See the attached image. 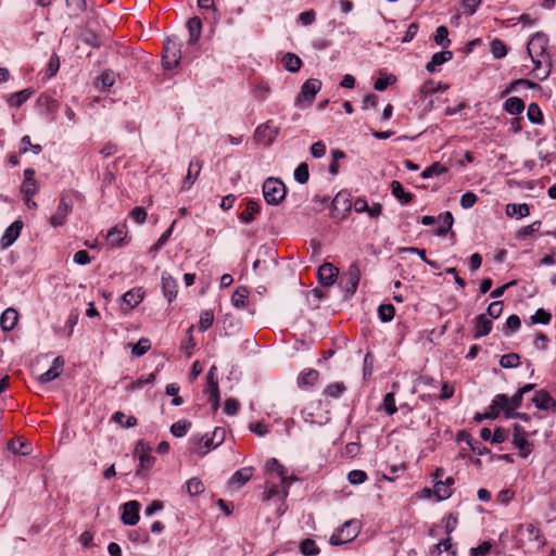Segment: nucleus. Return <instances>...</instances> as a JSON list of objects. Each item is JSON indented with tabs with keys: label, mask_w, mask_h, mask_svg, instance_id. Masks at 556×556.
<instances>
[{
	"label": "nucleus",
	"mask_w": 556,
	"mask_h": 556,
	"mask_svg": "<svg viewBox=\"0 0 556 556\" xmlns=\"http://www.w3.org/2000/svg\"><path fill=\"white\" fill-rule=\"evenodd\" d=\"M286 186L277 178H267L263 184V195L268 204L276 205L286 197Z\"/></svg>",
	"instance_id": "1"
},
{
	"label": "nucleus",
	"mask_w": 556,
	"mask_h": 556,
	"mask_svg": "<svg viewBox=\"0 0 556 556\" xmlns=\"http://www.w3.org/2000/svg\"><path fill=\"white\" fill-rule=\"evenodd\" d=\"M359 533V525L356 520L345 521L342 527L330 536L329 542L332 545H342L353 541Z\"/></svg>",
	"instance_id": "2"
},
{
	"label": "nucleus",
	"mask_w": 556,
	"mask_h": 556,
	"mask_svg": "<svg viewBox=\"0 0 556 556\" xmlns=\"http://www.w3.org/2000/svg\"><path fill=\"white\" fill-rule=\"evenodd\" d=\"M181 59L180 45L173 39H167L164 43L163 66L165 70L175 68Z\"/></svg>",
	"instance_id": "3"
},
{
	"label": "nucleus",
	"mask_w": 556,
	"mask_h": 556,
	"mask_svg": "<svg viewBox=\"0 0 556 556\" xmlns=\"http://www.w3.org/2000/svg\"><path fill=\"white\" fill-rule=\"evenodd\" d=\"M134 454L139 459L137 475H141L142 471L149 470L153 466L155 458L151 455L150 445L144 441H138Z\"/></svg>",
	"instance_id": "4"
},
{
	"label": "nucleus",
	"mask_w": 556,
	"mask_h": 556,
	"mask_svg": "<svg viewBox=\"0 0 556 556\" xmlns=\"http://www.w3.org/2000/svg\"><path fill=\"white\" fill-rule=\"evenodd\" d=\"M321 89V81L316 78H309L307 79L301 87V91L298 94L295 99V104H300L302 102H306L307 104H311L315 96L319 92Z\"/></svg>",
	"instance_id": "5"
},
{
	"label": "nucleus",
	"mask_w": 556,
	"mask_h": 556,
	"mask_svg": "<svg viewBox=\"0 0 556 556\" xmlns=\"http://www.w3.org/2000/svg\"><path fill=\"white\" fill-rule=\"evenodd\" d=\"M501 412L505 413L507 418H514L515 414L509 408V397L506 394H497L493 399L489 413L485 414V417L495 418L500 415Z\"/></svg>",
	"instance_id": "6"
},
{
	"label": "nucleus",
	"mask_w": 556,
	"mask_h": 556,
	"mask_svg": "<svg viewBox=\"0 0 556 556\" xmlns=\"http://www.w3.org/2000/svg\"><path fill=\"white\" fill-rule=\"evenodd\" d=\"M548 38L543 33L534 34L528 42L527 51L531 59L544 56Z\"/></svg>",
	"instance_id": "7"
},
{
	"label": "nucleus",
	"mask_w": 556,
	"mask_h": 556,
	"mask_svg": "<svg viewBox=\"0 0 556 556\" xmlns=\"http://www.w3.org/2000/svg\"><path fill=\"white\" fill-rule=\"evenodd\" d=\"M73 203L66 197L62 195L55 212L50 217V224L53 227H61L65 224L66 217L72 211Z\"/></svg>",
	"instance_id": "8"
},
{
	"label": "nucleus",
	"mask_w": 556,
	"mask_h": 556,
	"mask_svg": "<svg viewBox=\"0 0 556 556\" xmlns=\"http://www.w3.org/2000/svg\"><path fill=\"white\" fill-rule=\"evenodd\" d=\"M513 444L520 452L522 457H527L531 453L532 445L527 440V433L518 425H515L514 427Z\"/></svg>",
	"instance_id": "9"
},
{
	"label": "nucleus",
	"mask_w": 556,
	"mask_h": 556,
	"mask_svg": "<svg viewBox=\"0 0 556 556\" xmlns=\"http://www.w3.org/2000/svg\"><path fill=\"white\" fill-rule=\"evenodd\" d=\"M278 135V128L271 125L268 121L263 125H260L255 130L256 140L265 146H269Z\"/></svg>",
	"instance_id": "10"
},
{
	"label": "nucleus",
	"mask_w": 556,
	"mask_h": 556,
	"mask_svg": "<svg viewBox=\"0 0 556 556\" xmlns=\"http://www.w3.org/2000/svg\"><path fill=\"white\" fill-rule=\"evenodd\" d=\"M140 504L137 501H129L123 505L122 521L126 526H135L139 521Z\"/></svg>",
	"instance_id": "11"
},
{
	"label": "nucleus",
	"mask_w": 556,
	"mask_h": 556,
	"mask_svg": "<svg viewBox=\"0 0 556 556\" xmlns=\"http://www.w3.org/2000/svg\"><path fill=\"white\" fill-rule=\"evenodd\" d=\"M23 228V223L20 220L13 222L4 231L0 239V245L2 249H7L11 247L15 240L18 238L21 230Z\"/></svg>",
	"instance_id": "12"
},
{
	"label": "nucleus",
	"mask_w": 556,
	"mask_h": 556,
	"mask_svg": "<svg viewBox=\"0 0 556 556\" xmlns=\"http://www.w3.org/2000/svg\"><path fill=\"white\" fill-rule=\"evenodd\" d=\"M191 442L194 445V451L198 453L200 457H203L208 451L217 447L220 444V441L214 443V438H210L207 434L197 438H191Z\"/></svg>",
	"instance_id": "13"
},
{
	"label": "nucleus",
	"mask_w": 556,
	"mask_h": 556,
	"mask_svg": "<svg viewBox=\"0 0 556 556\" xmlns=\"http://www.w3.org/2000/svg\"><path fill=\"white\" fill-rule=\"evenodd\" d=\"M344 279L346 281L345 292L354 294L361 279V269L356 263L349 266L348 271L344 275Z\"/></svg>",
	"instance_id": "14"
},
{
	"label": "nucleus",
	"mask_w": 556,
	"mask_h": 556,
	"mask_svg": "<svg viewBox=\"0 0 556 556\" xmlns=\"http://www.w3.org/2000/svg\"><path fill=\"white\" fill-rule=\"evenodd\" d=\"M64 367V359L62 356H56L53 359L52 366L39 376L38 381L40 383H48L56 379L62 372Z\"/></svg>",
	"instance_id": "15"
},
{
	"label": "nucleus",
	"mask_w": 556,
	"mask_h": 556,
	"mask_svg": "<svg viewBox=\"0 0 556 556\" xmlns=\"http://www.w3.org/2000/svg\"><path fill=\"white\" fill-rule=\"evenodd\" d=\"M337 275L338 268L330 263L323 264L317 271L319 282L326 287L333 285Z\"/></svg>",
	"instance_id": "16"
},
{
	"label": "nucleus",
	"mask_w": 556,
	"mask_h": 556,
	"mask_svg": "<svg viewBox=\"0 0 556 556\" xmlns=\"http://www.w3.org/2000/svg\"><path fill=\"white\" fill-rule=\"evenodd\" d=\"M291 482L292 481H287V483H281L282 486L280 488L279 485L267 481L266 482V491L264 492V500L268 501L274 497H278L280 500L286 498L289 494L288 489H289Z\"/></svg>",
	"instance_id": "17"
},
{
	"label": "nucleus",
	"mask_w": 556,
	"mask_h": 556,
	"mask_svg": "<svg viewBox=\"0 0 556 556\" xmlns=\"http://www.w3.org/2000/svg\"><path fill=\"white\" fill-rule=\"evenodd\" d=\"M38 185L35 179V170L27 168L24 170V181L21 186V192L25 195H35L38 192Z\"/></svg>",
	"instance_id": "18"
},
{
	"label": "nucleus",
	"mask_w": 556,
	"mask_h": 556,
	"mask_svg": "<svg viewBox=\"0 0 556 556\" xmlns=\"http://www.w3.org/2000/svg\"><path fill=\"white\" fill-rule=\"evenodd\" d=\"M532 402L534 403L536 408L543 410H548L556 407V401L545 390H540L535 392V394L532 397Z\"/></svg>",
	"instance_id": "19"
},
{
	"label": "nucleus",
	"mask_w": 556,
	"mask_h": 556,
	"mask_svg": "<svg viewBox=\"0 0 556 556\" xmlns=\"http://www.w3.org/2000/svg\"><path fill=\"white\" fill-rule=\"evenodd\" d=\"M252 467H245L237 470L229 479L230 488L236 490L242 488L252 478Z\"/></svg>",
	"instance_id": "20"
},
{
	"label": "nucleus",
	"mask_w": 556,
	"mask_h": 556,
	"mask_svg": "<svg viewBox=\"0 0 556 556\" xmlns=\"http://www.w3.org/2000/svg\"><path fill=\"white\" fill-rule=\"evenodd\" d=\"M492 330V321L485 314H480L475 318V338H481L489 334Z\"/></svg>",
	"instance_id": "21"
},
{
	"label": "nucleus",
	"mask_w": 556,
	"mask_h": 556,
	"mask_svg": "<svg viewBox=\"0 0 556 556\" xmlns=\"http://www.w3.org/2000/svg\"><path fill=\"white\" fill-rule=\"evenodd\" d=\"M454 479L448 477L445 480H438L434 484V494L438 500H446L452 495Z\"/></svg>",
	"instance_id": "22"
},
{
	"label": "nucleus",
	"mask_w": 556,
	"mask_h": 556,
	"mask_svg": "<svg viewBox=\"0 0 556 556\" xmlns=\"http://www.w3.org/2000/svg\"><path fill=\"white\" fill-rule=\"evenodd\" d=\"M126 233L125 226H114L108 232L106 241L113 248L121 247L124 243Z\"/></svg>",
	"instance_id": "23"
},
{
	"label": "nucleus",
	"mask_w": 556,
	"mask_h": 556,
	"mask_svg": "<svg viewBox=\"0 0 556 556\" xmlns=\"http://www.w3.org/2000/svg\"><path fill=\"white\" fill-rule=\"evenodd\" d=\"M266 470L267 472H275L280 478L281 483H287V481H294L296 478L294 476H286L283 466L276 459V458H269L266 462Z\"/></svg>",
	"instance_id": "24"
},
{
	"label": "nucleus",
	"mask_w": 556,
	"mask_h": 556,
	"mask_svg": "<svg viewBox=\"0 0 556 556\" xmlns=\"http://www.w3.org/2000/svg\"><path fill=\"white\" fill-rule=\"evenodd\" d=\"M18 320V313L14 308H7L0 316V326L2 330H12Z\"/></svg>",
	"instance_id": "25"
},
{
	"label": "nucleus",
	"mask_w": 556,
	"mask_h": 556,
	"mask_svg": "<svg viewBox=\"0 0 556 556\" xmlns=\"http://www.w3.org/2000/svg\"><path fill=\"white\" fill-rule=\"evenodd\" d=\"M452 58H453V53L448 50L437 52L432 55V58H431L430 62H428L426 68L429 73H434L437 71L438 66L452 60Z\"/></svg>",
	"instance_id": "26"
},
{
	"label": "nucleus",
	"mask_w": 556,
	"mask_h": 556,
	"mask_svg": "<svg viewBox=\"0 0 556 556\" xmlns=\"http://www.w3.org/2000/svg\"><path fill=\"white\" fill-rule=\"evenodd\" d=\"M162 290L164 293V296L167 299L168 302H172L177 294V285L176 281L166 274L162 275Z\"/></svg>",
	"instance_id": "27"
},
{
	"label": "nucleus",
	"mask_w": 556,
	"mask_h": 556,
	"mask_svg": "<svg viewBox=\"0 0 556 556\" xmlns=\"http://www.w3.org/2000/svg\"><path fill=\"white\" fill-rule=\"evenodd\" d=\"M521 532L527 535L530 541H533L536 546H542L544 544V539L540 529L533 523H526L521 526Z\"/></svg>",
	"instance_id": "28"
},
{
	"label": "nucleus",
	"mask_w": 556,
	"mask_h": 556,
	"mask_svg": "<svg viewBox=\"0 0 556 556\" xmlns=\"http://www.w3.org/2000/svg\"><path fill=\"white\" fill-rule=\"evenodd\" d=\"M530 214V206L527 203H509L506 205V215L508 217H526Z\"/></svg>",
	"instance_id": "29"
},
{
	"label": "nucleus",
	"mask_w": 556,
	"mask_h": 556,
	"mask_svg": "<svg viewBox=\"0 0 556 556\" xmlns=\"http://www.w3.org/2000/svg\"><path fill=\"white\" fill-rule=\"evenodd\" d=\"M187 28L189 31V43H195L202 31V22L199 17H192L187 23Z\"/></svg>",
	"instance_id": "30"
},
{
	"label": "nucleus",
	"mask_w": 556,
	"mask_h": 556,
	"mask_svg": "<svg viewBox=\"0 0 556 556\" xmlns=\"http://www.w3.org/2000/svg\"><path fill=\"white\" fill-rule=\"evenodd\" d=\"M319 372L315 369H306L302 371L298 378V384L300 388L312 387L318 380Z\"/></svg>",
	"instance_id": "31"
},
{
	"label": "nucleus",
	"mask_w": 556,
	"mask_h": 556,
	"mask_svg": "<svg viewBox=\"0 0 556 556\" xmlns=\"http://www.w3.org/2000/svg\"><path fill=\"white\" fill-rule=\"evenodd\" d=\"M143 300V292L140 288L131 289L123 295V301L129 308L139 305Z\"/></svg>",
	"instance_id": "32"
},
{
	"label": "nucleus",
	"mask_w": 556,
	"mask_h": 556,
	"mask_svg": "<svg viewBox=\"0 0 556 556\" xmlns=\"http://www.w3.org/2000/svg\"><path fill=\"white\" fill-rule=\"evenodd\" d=\"M439 220L441 225L434 230V233L442 237L452 228L454 218L451 212H444L439 215Z\"/></svg>",
	"instance_id": "33"
},
{
	"label": "nucleus",
	"mask_w": 556,
	"mask_h": 556,
	"mask_svg": "<svg viewBox=\"0 0 556 556\" xmlns=\"http://www.w3.org/2000/svg\"><path fill=\"white\" fill-rule=\"evenodd\" d=\"M285 68L291 73H296L302 66V60L294 53L288 52L282 56Z\"/></svg>",
	"instance_id": "34"
},
{
	"label": "nucleus",
	"mask_w": 556,
	"mask_h": 556,
	"mask_svg": "<svg viewBox=\"0 0 556 556\" xmlns=\"http://www.w3.org/2000/svg\"><path fill=\"white\" fill-rule=\"evenodd\" d=\"M31 96V91L29 89H24L17 92L10 94L7 99V102L12 108H20L24 102H26Z\"/></svg>",
	"instance_id": "35"
},
{
	"label": "nucleus",
	"mask_w": 556,
	"mask_h": 556,
	"mask_svg": "<svg viewBox=\"0 0 556 556\" xmlns=\"http://www.w3.org/2000/svg\"><path fill=\"white\" fill-rule=\"evenodd\" d=\"M249 291L245 287H238L231 295V304L237 308H243L247 305Z\"/></svg>",
	"instance_id": "36"
},
{
	"label": "nucleus",
	"mask_w": 556,
	"mask_h": 556,
	"mask_svg": "<svg viewBox=\"0 0 556 556\" xmlns=\"http://www.w3.org/2000/svg\"><path fill=\"white\" fill-rule=\"evenodd\" d=\"M391 191L392 194L402 203L407 204L412 200V194L406 192L402 186V184L397 180H393L391 182Z\"/></svg>",
	"instance_id": "37"
},
{
	"label": "nucleus",
	"mask_w": 556,
	"mask_h": 556,
	"mask_svg": "<svg viewBox=\"0 0 556 556\" xmlns=\"http://www.w3.org/2000/svg\"><path fill=\"white\" fill-rule=\"evenodd\" d=\"M260 212V203L254 200H249L247 208L240 214L241 222L250 224L254 220V214Z\"/></svg>",
	"instance_id": "38"
},
{
	"label": "nucleus",
	"mask_w": 556,
	"mask_h": 556,
	"mask_svg": "<svg viewBox=\"0 0 556 556\" xmlns=\"http://www.w3.org/2000/svg\"><path fill=\"white\" fill-rule=\"evenodd\" d=\"M504 109L507 113L517 115L523 111L525 104L520 98L510 97L505 101Z\"/></svg>",
	"instance_id": "39"
},
{
	"label": "nucleus",
	"mask_w": 556,
	"mask_h": 556,
	"mask_svg": "<svg viewBox=\"0 0 556 556\" xmlns=\"http://www.w3.org/2000/svg\"><path fill=\"white\" fill-rule=\"evenodd\" d=\"M332 205H333L334 210H339L340 207H342L343 211L350 212L352 208V202L350 199V194L344 191L339 192L334 197V199L332 201Z\"/></svg>",
	"instance_id": "40"
},
{
	"label": "nucleus",
	"mask_w": 556,
	"mask_h": 556,
	"mask_svg": "<svg viewBox=\"0 0 556 556\" xmlns=\"http://www.w3.org/2000/svg\"><path fill=\"white\" fill-rule=\"evenodd\" d=\"M455 554L451 539L447 538L435 545L432 556H455Z\"/></svg>",
	"instance_id": "41"
},
{
	"label": "nucleus",
	"mask_w": 556,
	"mask_h": 556,
	"mask_svg": "<svg viewBox=\"0 0 556 556\" xmlns=\"http://www.w3.org/2000/svg\"><path fill=\"white\" fill-rule=\"evenodd\" d=\"M202 168V162L199 160L192 161L189 164L188 174L185 178L184 185L185 186H192L197 179V177L200 174V170Z\"/></svg>",
	"instance_id": "42"
},
{
	"label": "nucleus",
	"mask_w": 556,
	"mask_h": 556,
	"mask_svg": "<svg viewBox=\"0 0 556 556\" xmlns=\"http://www.w3.org/2000/svg\"><path fill=\"white\" fill-rule=\"evenodd\" d=\"M446 89L447 86L443 85L441 81L437 83L434 80L429 79L425 81L420 87V93L426 97L429 93H433L437 91H445Z\"/></svg>",
	"instance_id": "43"
},
{
	"label": "nucleus",
	"mask_w": 556,
	"mask_h": 556,
	"mask_svg": "<svg viewBox=\"0 0 556 556\" xmlns=\"http://www.w3.org/2000/svg\"><path fill=\"white\" fill-rule=\"evenodd\" d=\"M191 427V422L188 420H178L170 427V433L176 438H182L187 434Z\"/></svg>",
	"instance_id": "44"
},
{
	"label": "nucleus",
	"mask_w": 556,
	"mask_h": 556,
	"mask_svg": "<svg viewBox=\"0 0 556 556\" xmlns=\"http://www.w3.org/2000/svg\"><path fill=\"white\" fill-rule=\"evenodd\" d=\"M447 172V168L439 162L433 163L429 167L425 168L421 173V177L425 179L431 178L433 176H439Z\"/></svg>",
	"instance_id": "45"
},
{
	"label": "nucleus",
	"mask_w": 556,
	"mask_h": 556,
	"mask_svg": "<svg viewBox=\"0 0 556 556\" xmlns=\"http://www.w3.org/2000/svg\"><path fill=\"white\" fill-rule=\"evenodd\" d=\"M527 116L532 124H542L543 122L542 111L536 103H531L528 106Z\"/></svg>",
	"instance_id": "46"
},
{
	"label": "nucleus",
	"mask_w": 556,
	"mask_h": 556,
	"mask_svg": "<svg viewBox=\"0 0 556 556\" xmlns=\"http://www.w3.org/2000/svg\"><path fill=\"white\" fill-rule=\"evenodd\" d=\"M113 420L125 428H131L137 425V418L134 416H126L123 412H116L113 415Z\"/></svg>",
	"instance_id": "47"
},
{
	"label": "nucleus",
	"mask_w": 556,
	"mask_h": 556,
	"mask_svg": "<svg viewBox=\"0 0 556 556\" xmlns=\"http://www.w3.org/2000/svg\"><path fill=\"white\" fill-rule=\"evenodd\" d=\"M300 551L305 556H314L319 553V548L314 540L305 539L300 544Z\"/></svg>",
	"instance_id": "48"
},
{
	"label": "nucleus",
	"mask_w": 556,
	"mask_h": 556,
	"mask_svg": "<svg viewBox=\"0 0 556 556\" xmlns=\"http://www.w3.org/2000/svg\"><path fill=\"white\" fill-rule=\"evenodd\" d=\"M520 364V356L517 353L504 354L500 359L503 368H515Z\"/></svg>",
	"instance_id": "49"
},
{
	"label": "nucleus",
	"mask_w": 556,
	"mask_h": 556,
	"mask_svg": "<svg viewBox=\"0 0 556 556\" xmlns=\"http://www.w3.org/2000/svg\"><path fill=\"white\" fill-rule=\"evenodd\" d=\"M378 315L381 321H391L395 315V308L392 304H381L378 307Z\"/></svg>",
	"instance_id": "50"
},
{
	"label": "nucleus",
	"mask_w": 556,
	"mask_h": 556,
	"mask_svg": "<svg viewBox=\"0 0 556 556\" xmlns=\"http://www.w3.org/2000/svg\"><path fill=\"white\" fill-rule=\"evenodd\" d=\"M346 390V387L343 382H334L329 384L325 391L324 394L331 396L333 399L340 397Z\"/></svg>",
	"instance_id": "51"
},
{
	"label": "nucleus",
	"mask_w": 556,
	"mask_h": 556,
	"mask_svg": "<svg viewBox=\"0 0 556 556\" xmlns=\"http://www.w3.org/2000/svg\"><path fill=\"white\" fill-rule=\"evenodd\" d=\"M434 41L442 48H447L451 43L448 39V30L445 26H439L435 31Z\"/></svg>",
	"instance_id": "52"
},
{
	"label": "nucleus",
	"mask_w": 556,
	"mask_h": 556,
	"mask_svg": "<svg viewBox=\"0 0 556 556\" xmlns=\"http://www.w3.org/2000/svg\"><path fill=\"white\" fill-rule=\"evenodd\" d=\"M214 321V313L211 309L203 311L200 315L199 330H207Z\"/></svg>",
	"instance_id": "53"
},
{
	"label": "nucleus",
	"mask_w": 556,
	"mask_h": 556,
	"mask_svg": "<svg viewBox=\"0 0 556 556\" xmlns=\"http://www.w3.org/2000/svg\"><path fill=\"white\" fill-rule=\"evenodd\" d=\"M151 349V342L148 338H141L132 345L131 352L135 356H142Z\"/></svg>",
	"instance_id": "54"
},
{
	"label": "nucleus",
	"mask_w": 556,
	"mask_h": 556,
	"mask_svg": "<svg viewBox=\"0 0 556 556\" xmlns=\"http://www.w3.org/2000/svg\"><path fill=\"white\" fill-rule=\"evenodd\" d=\"M551 314L546 312L544 308H539L536 312L530 317L531 324H541L547 325L551 323Z\"/></svg>",
	"instance_id": "55"
},
{
	"label": "nucleus",
	"mask_w": 556,
	"mask_h": 556,
	"mask_svg": "<svg viewBox=\"0 0 556 556\" xmlns=\"http://www.w3.org/2000/svg\"><path fill=\"white\" fill-rule=\"evenodd\" d=\"M204 491L203 482L198 478H191L187 481V492L191 495L201 494Z\"/></svg>",
	"instance_id": "56"
},
{
	"label": "nucleus",
	"mask_w": 556,
	"mask_h": 556,
	"mask_svg": "<svg viewBox=\"0 0 556 556\" xmlns=\"http://www.w3.org/2000/svg\"><path fill=\"white\" fill-rule=\"evenodd\" d=\"M491 52L494 58L502 59L507 54V48L502 40L494 39L491 42Z\"/></svg>",
	"instance_id": "57"
},
{
	"label": "nucleus",
	"mask_w": 556,
	"mask_h": 556,
	"mask_svg": "<svg viewBox=\"0 0 556 556\" xmlns=\"http://www.w3.org/2000/svg\"><path fill=\"white\" fill-rule=\"evenodd\" d=\"M9 450L13 453L27 455L30 452V447L28 444L21 442L20 440H12L9 443Z\"/></svg>",
	"instance_id": "58"
},
{
	"label": "nucleus",
	"mask_w": 556,
	"mask_h": 556,
	"mask_svg": "<svg viewBox=\"0 0 556 556\" xmlns=\"http://www.w3.org/2000/svg\"><path fill=\"white\" fill-rule=\"evenodd\" d=\"M540 228H541V222L536 220V222L532 223L531 225L520 228L517 232V237L519 239H525V238L531 236L532 233L539 231Z\"/></svg>",
	"instance_id": "59"
},
{
	"label": "nucleus",
	"mask_w": 556,
	"mask_h": 556,
	"mask_svg": "<svg viewBox=\"0 0 556 556\" xmlns=\"http://www.w3.org/2000/svg\"><path fill=\"white\" fill-rule=\"evenodd\" d=\"M492 548V543L490 541H483L476 547H471L469 551L470 556H486Z\"/></svg>",
	"instance_id": "60"
},
{
	"label": "nucleus",
	"mask_w": 556,
	"mask_h": 556,
	"mask_svg": "<svg viewBox=\"0 0 556 556\" xmlns=\"http://www.w3.org/2000/svg\"><path fill=\"white\" fill-rule=\"evenodd\" d=\"M367 473L359 469H354L348 475V480L351 484H362L367 480Z\"/></svg>",
	"instance_id": "61"
},
{
	"label": "nucleus",
	"mask_w": 556,
	"mask_h": 556,
	"mask_svg": "<svg viewBox=\"0 0 556 556\" xmlns=\"http://www.w3.org/2000/svg\"><path fill=\"white\" fill-rule=\"evenodd\" d=\"M383 409L390 416L396 413L397 408L395 405V397L393 392H389L384 395Z\"/></svg>",
	"instance_id": "62"
},
{
	"label": "nucleus",
	"mask_w": 556,
	"mask_h": 556,
	"mask_svg": "<svg viewBox=\"0 0 556 556\" xmlns=\"http://www.w3.org/2000/svg\"><path fill=\"white\" fill-rule=\"evenodd\" d=\"M154 380H155V374L151 372V374L142 376L139 379H137L136 381L131 382L129 386V389L130 390H139L144 384H152L154 382Z\"/></svg>",
	"instance_id": "63"
},
{
	"label": "nucleus",
	"mask_w": 556,
	"mask_h": 556,
	"mask_svg": "<svg viewBox=\"0 0 556 556\" xmlns=\"http://www.w3.org/2000/svg\"><path fill=\"white\" fill-rule=\"evenodd\" d=\"M309 177L308 166L305 163L300 164L294 170V179L300 184L307 182Z\"/></svg>",
	"instance_id": "64"
}]
</instances>
